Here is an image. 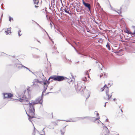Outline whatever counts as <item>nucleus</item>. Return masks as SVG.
I'll use <instances>...</instances> for the list:
<instances>
[{"label": "nucleus", "instance_id": "nucleus-1", "mask_svg": "<svg viewBox=\"0 0 135 135\" xmlns=\"http://www.w3.org/2000/svg\"><path fill=\"white\" fill-rule=\"evenodd\" d=\"M43 100L42 97L38 98L35 101H32L31 103L29 104V108L27 110V115L29 117V120L32 122V119L34 117L35 115L34 105L36 104H42Z\"/></svg>", "mask_w": 135, "mask_h": 135}, {"label": "nucleus", "instance_id": "nucleus-2", "mask_svg": "<svg viewBox=\"0 0 135 135\" xmlns=\"http://www.w3.org/2000/svg\"><path fill=\"white\" fill-rule=\"evenodd\" d=\"M100 90L101 91H103L104 90L105 92L106 96L104 97V99L107 100H109L112 97V94L109 92V88L107 86V85L105 84L103 87L101 88Z\"/></svg>", "mask_w": 135, "mask_h": 135}, {"label": "nucleus", "instance_id": "nucleus-3", "mask_svg": "<svg viewBox=\"0 0 135 135\" xmlns=\"http://www.w3.org/2000/svg\"><path fill=\"white\" fill-rule=\"evenodd\" d=\"M66 78L61 76L53 75L50 76L49 79H52L55 81H60L65 80Z\"/></svg>", "mask_w": 135, "mask_h": 135}, {"label": "nucleus", "instance_id": "nucleus-4", "mask_svg": "<svg viewBox=\"0 0 135 135\" xmlns=\"http://www.w3.org/2000/svg\"><path fill=\"white\" fill-rule=\"evenodd\" d=\"M19 100L21 102H22L23 105L29 104V107L27 109V110L29 108V104L31 103H29V99L25 96H23L21 98H20L19 99Z\"/></svg>", "mask_w": 135, "mask_h": 135}, {"label": "nucleus", "instance_id": "nucleus-5", "mask_svg": "<svg viewBox=\"0 0 135 135\" xmlns=\"http://www.w3.org/2000/svg\"><path fill=\"white\" fill-rule=\"evenodd\" d=\"M86 86L84 84H80L77 85V90L78 91L81 92H84L85 90Z\"/></svg>", "mask_w": 135, "mask_h": 135}, {"label": "nucleus", "instance_id": "nucleus-6", "mask_svg": "<svg viewBox=\"0 0 135 135\" xmlns=\"http://www.w3.org/2000/svg\"><path fill=\"white\" fill-rule=\"evenodd\" d=\"M3 95L4 99L11 98L13 96V94L10 93H3Z\"/></svg>", "mask_w": 135, "mask_h": 135}, {"label": "nucleus", "instance_id": "nucleus-7", "mask_svg": "<svg viewBox=\"0 0 135 135\" xmlns=\"http://www.w3.org/2000/svg\"><path fill=\"white\" fill-rule=\"evenodd\" d=\"M122 107H121L120 106H119V110L118 109L117 112V114L118 116H121L122 115L123 111L122 110Z\"/></svg>", "mask_w": 135, "mask_h": 135}, {"label": "nucleus", "instance_id": "nucleus-8", "mask_svg": "<svg viewBox=\"0 0 135 135\" xmlns=\"http://www.w3.org/2000/svg\"><path fill=\"white\" fill-rule=\"evenodd\" d=\"M109 132L108 128L106 127L104 128L102 131V135H108Z\"/></svg>", "mask_w": 135, "mask_h": 135}, {"label": "nucleus", "instance_id": "nucleus-9", "mask_svg": "<svg viewBox=\"0 0 135 135\" xmlns=\"http://www.w3.org/2000/svg\"><path fill=\"white\" fill-rule=\"evenodd\" d=\"M83 119H86V120L89 121H93L94 120V119H95V120L98 119H97L93 117H84Z\"/></svg>", "mask_w": 135, "mask_h": 135}, {"label": "nucleus", "instance_id": "nucleus-10", "mask_svg": "<svg viewBox=\"0 0 135 135\" xmlns=\"http://www.w3.org/2000/svg\"><path fill=\"white\" fill-rule=\"evenodd\" d=\"M82 0V2L84 5L90 11L91 10V6L90 4L88 3H86L84 0Z\"/></svg>", "mask_w": 135, "mask_h": 135}, {"label": "nucleus", "instance_id": "nucleus-11", "mask_svg": "<svg viewBox=\"0 0 135 135\" xmlns=\"http://www.w3.org/2000/svg\"><path fill=\"white\" fill-rule=\"evenodd\" d=\"M43 85L44 89V90L43 91L42 93V96H43V95H44V93H45V92L46 90L47 89L48 85L47 84V83L46 82H44L43 83Z\"/></svg>", "mask_w": 135, "mask_h": 135}, {"label": "nucleus", "instance_id": "nucleus-12", "mask_svg": "<svg viewBox=\"0 0 135 135\" xmlns=\"http://www.w3.org/2000/svg\"><path fill=\"white\" fill-rule=\"evenodd\" d=\"M90 96V92L89 91H87L84 94V96L86 99L88 98Z\"/></svg>", "mask_w": 135, "mask_h": 135}, {"label": "nucleus", "instance_id": "nucleus-13", "mask_svg": "<svg viewBox=\"0 0 135 135\" xmlns=\"http://www.w3.org/2000/svg\"><path fill=\"white\" fill-rule=\"evenodd\" d=\"M11 28H9L7 30L5 31L6 34L7 35H9L11 33Z\"/></svg>", "mask_w": 135, "mask_h": 135}, {"label": "nucleus", "instance_id": "nucleus-14", "mask_svg": "<svg viewBox=\"0 0 135 135\" xmlns=\"http://www.w3.org/2000/svg\"><path fill=\"white\" fill-rule=\"evenodd\" d=\"M64 11H65V12H66V13H68L69 14H70V12L69 11V9L67 8L66 7H65L64 9H63Z\"/></svg>", "mask_w": 135, "mask_h": 135}, {"label": "nucleus", "instance_id": "nucleus-15", "mask_svg": "<svg viewBox=\"0 0 135 135\" xmlns=\"http://www.w3.org/2000/svg\"><path fill=\"white\" fill-rule=\"evenodd\" d=\"M124 32L126 33H127L128 34H130L131 35H132V33L131 32L129 31L127 29H126L125 30H124Z\"/></svg>", "mask_w": 135, "mask_h": 135}, {"label": "nucleus", "instance_id": "nucleus-16", "mask_svg": "<svg viewBox=\"0 0 135 135\" xmlns=\"http://www.w3.org/2000/svg\"><path fill=\"white\" fill-rule=\"evenodd\" d=\"M59 121V120H57L56 121L54 122L53 123V125L54 126H56L58 125L57 123H58V122Z\"/></svg>", "mask_w": 135, "mask_h": 135}, {"label": "nucleus", "instance_id": "nucleus-17", "mask_svg": "<svg viewBox=\"0 0 135 135\" xmlns=\"http://www.w3.org/2000/svg\"><path fill=\"white\" fill-rule=\"evenodd\" d=\"M18 35L19 36H21V35L22 33L21 32V30H20L18 32Z\"/></svg>", "mask_w": 135, "mask_h": 135}, {"label": "nucleus", "instance_id": "nucleus-18", "mask_svg": "<svg viewBox=\"0 0 135 135\" xmlns=\"http://www.w3.org/2000/svg\"><path fill=\"white\" fill-rule=\"evenodd\" d=\"M106 47L109 50H110V47L109 43H107L106 45Z\"/></svg>", "mask_w": 135, "mask_h": 135}, {"label": "nucleus", "instance_id": "nucleus-19", "mask_svg": "<svg viewBox=\"0 0 135 135\" xmlns=\"http://www.w3.org/2000/svg\"><path fill=\"white\" fill-rule=\"evenodd\" d=\"M34 3L35 4H37L39 2V1L38 0H33Z\"/></svg>", "mask_w": 135, "mask_h": 135}, {"label": "nucleus", "instance_id": "nucleus-20", "mask_svg": "<svg viewBox=\"0 0 135 135\" xmlns=\"http://www.w3.org/2000/svg\"><path fill=\"white\" fill-rule=\"evenodd\" d=\"M83 79L84 81H86V77H84L83 78Z\"/></svg>", "mask_w": 135, "mask_h": 135}, {"label": "nucleus", "instance_id": "nucleus-21", "mask_svg": "<svg viewBox=\"0 0 135 135\" xmlns=\"http://www.w3.org/2000/svg\"><path fill=\"white\" fill-rule=\"evenodd\" d=\"M9 20L10 21H11V20H13V19L12 18H11V17H9Z\"/></svg>", "mask_w": 135, "mask_h": 135}, {"label": "nucleus", "instance_id": "nucleus-22", "mask_svg": "<svg viewBox=\"0 0 135 135\" xmlns=\"http://www.w3.org/2000/svg\"><path fill=\"white\" fill-rule=\"evenodd\" d=\"M121 9H122L121 8H120V10H118V11H119V13H120L121 12Z\"/></svg>", "mask_w": 135, "mask_h": 135}, {"label": "nucleus", "instance_id": "nucleus-23", "mask_svg": "<svg viewBox=\"0 0 135 135\" xmlns=\"http://www.w3.org/2000/svg\"><path fill=\"white\" fill-rule=\"evenodd\" d=\"M132 35H135V30L134 31L133 33H132Z\"/></svg>", "mask_w": 135, "mask_h": 135}, {"label": "nucleus", "instance_id": "nucleus-24", "mask_svg": "<svg viewBox=\"0 0 135 135\" xmlns=\"http://www.w3.org/2000/svg\"><path fill=\"white\" fill-rule=\"evenodd\" d=\"M51 118H53V113H52L51 114Z\"/></svg>", "mask_w": 135, "mask_h": 135}, {"label": "nucleus", "instance_id": "nucleus-25", "mask_svg": "<svg viewBox=\"0 0 135 135\" xmlns=\"http://www.w3.org/2000/svg\"><path fill=\"white\" fill-rule=\"evenodd\" d=\"M35 130L34 132H33V135H35Z\"/></svg>", "mask_w": 135, "mask_h": 135}, {"label": "nucleus", "instance_id": "nucleus-26", "mask_svg": "<svg viewBox=\"0 0 135 135\" xmlns=\"http://www.w3.org/2000/svg\"><path fill=\"white\" fill-rule=\"evenodd\" d=\"M38 6H37L36 5L35 6V7H38Z\"/></svg>", "mask_w": 135, "mask_h": 135}, {"label": "nucleus", "instance_id": "nucleus-27", "mask_svg": "<svg viewBox=\"0 0 135 135\" xmlns=\"http://www.w3.org/2000/svg\"><path fill=\"white\" fill-rule=\"evenodd\" d=\"M37 81H36V82L37 83H38V82H39V81L38 80H36Z\"/></svg>", "mask_w": 135, "mask_h": 135}, {"label": "nucleus", "instance_id": "nucleus-28", "mask_svg": "<svg viewBox=\"0 0 135 135\" xmlns=\"http://www.w3.org/2000/svg\"><path fill=\"white\" fill-rule=\"evenodd\" d=\"M97 115H99V114L98 113H97Z\"/></svg>", "mask_w": 135, "mask_h": 135}, {"label": "nucleus", "instance_id": "nucleus-29", "mask_svg": "<svg viewBox=\"0 0 135 135\" xmlns=\"http://www.w3.org/2000/svg\"><path fill=\"white\" fill-rule=\"evenodd\" d=\"M116 99H115V98H114V99H113V100L114 101H115V100H116Z\"/></svg>", "mask_w": 135, "mask_h": 135}, {"label": "nucleus", "instance_id": "nucleus-30", "mask_svg": "<svg viewBox=\"0 0 135 135\" xmlns=\"http://www.w3.org/2000/svg\"><path fill=\"white\" fill-rule=\"evenodd\" d=\"M105 103V105L104 106V107H105L106 106V103Z\"/></svg>", "mask_w": 135, "mask_h": 135}, {"label": "nucleus", "instance_id": "nucleus-31", "mask_svg": "<svg viewBox=\"0 0 135 135\" xmlns=\"http://www.w3.org/2000/svg\"><path fill=\"white\" fill-rule=\"evenodd\" d=\"M87 73H88V72L87 71ZM87 75H88L87 74Z\"/></svg>", "mask_w": 135, "mask_h": 135}, {"label": "nucleus", "instance_id": "nucleus-32", "mask_svg": "<svg viewBox=\"0 0 135 135\" xmlns=\"http://www.w3.org/2000/svg\"><path fill=\"white\" fill-rule=\"evenodd\" d=\"M101 70H102V69H101Z\"/></svg>", "mask_w": 135, "mask_h": 135}, {"label": "nucleus", "instance_id": "nucleus-33", "mask_svg": "<svg viewBox=\"0 0 135 135\" xmlns=\"http://www.w3.org/2000/svg\"><path fill=\"white\" fill-rule=\"evenodd\" d=\"M54 127L52 128L53 129H54Z\"/></svg>", "mask_w": 135, "mask_h": 135}, {"label": "nucleus", "instance_id": "nucleus-34", "mask_svg": "<svg viewBox=\"0 0 135 135\" xmlns=\"http://www.w3.org/2000/svg\"><path fill=\"white\" fill-rule=\"evenodd\" d=\"M116 135H119V134H117Z\"/></svg>", "mask_w": 135, "mask_h": 135}, {"label": "nucleus", "instance_id": "nucleus-35", "mask_svg": "<svg viewBox=\"0 0 135 135\" xmlns=\"http://www.w3.org/2000/svg\"><path fill=\"white\" fill-rule=\"evenodd\" d=\"M49 93H47V94H48Z\"/></svg>", "mask_w": 135, "mask_h": 135}]
</instances>
